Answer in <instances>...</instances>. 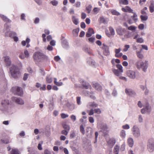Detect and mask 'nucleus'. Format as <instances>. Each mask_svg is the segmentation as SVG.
Listing matches in <instances>:
<instances>
[{
  "mask_svg": "<svg viewBox=\"0 0 154 154\" xmlns=\"http://www.w3.org/2000/svg\"><path fill=\"white\" fill-rule=\"evenodd\" d=\"M11 76L15 79H17L20 76V72L18 67L12 65L10 68Z\"/></svg>",
  "mask_w": 154,
  "mask_h": 154,
  "instance_id": "1",
  "label": "nucleus"
},
{
  "mask_svg": "<svg viewBox=\"0 0 154 154\" xmlns=\"http://www.w3.org/2000/svg\"><path fill=\"white\" fill-rule=\"evenodd\" d=\"M136 65L138 69L141 68L144 71H145L147 68V61H145L143 62L141 60H139L136 63Z\"/></svg>",
  "mask_w": 154,
  "mask_h": 154,
  "instance_id": "2",
  "label": "nucleus"
},
{
  "mask_svg": "<svg viewBox=\"0 0 154 154\" xmlns=\"http://www.w3.org/2000/svg\"><path fill=\"white\" fill-rule=\"evenodd\" d=\"M10 27L6 23L5 24V28L3 30L5 33V35L7 36L13 37L16 34L14 32L10 31Z\"/></svg>",
  "mask_w": 154,
  "mask_h": 154,
  "instance_id": "3",
  "label": "nucleus"
},
{
  "mask_svg": "<svg viewBox=\"0 0 154 154\" xmlns=\"http://www.w3.org/2000/svg\"><path fill=\"white\" fill-rule=\"evenodd\" d=\"M45 56L42 53L39 52H36L33 55V58L36 61H40L45 58Z\"/></svg>",
  "mask_w": 154,
  "mask_h": 154,
  "instance_id": "4",
  "label": "nucleus"
},
{
  "mask_svg": "<svg viewBox=\"0 0 154 154\" xmlns=\"http://www.w3.org/2000/svg\"><path fill=\"white\" fill-rule=\"evenodd\" d=\"M147 148L149 152H152L153 151L154 149V140L153 139H150L149 140Z\"/></svg>",
  "mask_w": 154,
  "mask_h": 154,
  "instance_id": "5",
  "label": "nucleus"
},
{
  "mask_svg": "<svg viewBox=\"0 0 154 154\" xmlns=\"http://www.w3.org/2000/svg\"><path fill=\"white\" fill-rule=\"evenodd\" d=\"M14 93L17 95L21 96L23 94V91L21 88L16 86L13 88Z\"/></svg>",
  "mask_w": 154,
  "mask_h": 154,
  "instance_id": "6",
  "label": "nucleus"
},
{
  "mask_svg": "<svg viewBox=\"0 0 154 154\" xmlns=\"http://www.w3.org/2000/svg\"><path fill=\"white\" fill-rule=\"evenodd\" d=\"M132 131L133 135L135 137H137L140 136V130L138 127L135 125L132 129Z\"/></svg>",
  "mask_w": 154,
  "mask_h": 154,
  "instance_id": "7",
  "label": "nucleus"
},
{
  "mask_svg": "<svg viewBox=\"0 0 154 154\" xmlns=\"http://www.w3.org/2000/svg\"><path fill=\"white\" fill-rule=\"evenodd\" d=\"M12 100L16 103L20 104L23 105L24 104L23 100L20 98H17L16 97H13L11 98Z\"/></svg>",
  "mask_w": 154,
  "mask_h": 154,
  "instance_id": "8",
  "label": "nucleus"
},
{
  "mask_svg": "<svg viewBox=\"0 0 154 154\" xmlns=\"http://www.w3.org/2000/svg\"><path fill=\"white\" fill-rule=\"evenodd\" d=\"M145 108L141 109V112L142 114L146 113H149L151 111V107L148 103L146 104L145 106Z\"/></svg>",
  "mask_w": 154,
  "mask_h": 154,
  "instance_id": "9",
  "label": "nucleus"
},
{
  "mask_svg": "<svg viewBox=\"0 0 154 154\" xmlns=\"http://www.w3.org/2000/svg\"><path fill=\"white\" fill-rule=\"evenodd\" d=\"M102 49L103 50V54L106 55L107 56L109 54L110 52L109 50V47L105 44H103Z\"/></svg>",
  "mask_w": 154,
  "mask_h": 154,
  "instance_id": "10",
  "label": "nucleus"
},
{
  "mask_svg": "<svg viewBox=\"0 0 154 154\" xmlns=\"http://www.w3.org/2000/svg\"><path fill=\"white\" fill-rule=\"evenodd\" d=\"M116 31L118 34L119 35H123L126 32L125 29L119 27L116 29Z\"/></svg>",
  "mask_w": 154,
  "mask_h": 154,
  "instance_id": "11",
  "label": "nucleus"
},
{
  "mask_svg": "<svg viewBox=\"0 0 154 154\" xmlns=\"http://www.w3.org/2000/svg\"><path fill=\"white\" fill-rule=\"evenodd\" d=\"M4 61L7 66H9L11 65V61L9 57L6 56L3 57Z\"/></svg>",
  "mask_w": 154,
  "mask_h": 154,
  "instance_id": "12",
  "label": "nucleus"
},
{
  "mask_svg": "<svg viewBox=\"0 0 154 154\" xmlns=\"http://www.w3.org/2000/svg\"><path fill=\"white\" fill-rule=\"evenodd\" d=\"M122 11L124 12H127L130 13H133V10L128 6H126L122 8Z\"/></svg>",
  "mask_w": 154,
  "mask_h": 154,
  "instance_id": "13",
  "label": "nucleus"
},
{
  "mask_svg": "<svg viewBox=\"0 0 154 154\" xmlns=\"http://www.w3.org/2000/svg\"><path fill=\"white\" fill-rule=\"evenodd\" d=\"M127 75L132 79H134L135 78V72L132 70H128L127 72Z\"/></svg>",
  "mask_w": 154,
  "mask_h": 154,
  "instance_id": "14",
  "label": "nucleus"
},
{
  "mask_svg": "<svg viewBox=\"0 0 154 154\" xmlns=\"http://www.w3.org/2000/svg\"><path fill=\"white\" fill-rule=\"evenodd\" d=\"M125 92L127 94L131 96H132L135 94V92L133 90L130 89H126Z\"/></svg>",
  "mask_w": 154,
  "mask_h": 154,
  "instance_id": "15",
  "label": "nucleus"
},
{
  "mask_svg": "<svg viewBox=\"0 0 154 154\" xmlns=\"http://www.w3.org/2000/svg\"><path fill=\"white\" fill-rule=\"evenodd\" d=\"M94 33V31L93 29L91 28H89L88 32L86 33V36L88 37H90Z\"/></svg>",
  "mask_w": 154,
  "mask_h": 154,
  "instance_id": "16",
  "label": "nucleus"
},
{
  "mask_svg": "<svg viewBox=\"0 0 154 154\" xmlns=\"http://www.w3.org/2000/svg\"><path fill=\"white\" fill-rule=\"evenodd\" d=\"M121 51L120 48H119L118 49H116L115 50V56L117 57H121L122 55V54L120 53Z\"/></svg>",
  "mask_w": 154,
  "mask_h": 154,
  "instance_id": "17",
  "label": "nucleus"
},
{
  "mask_svg": "<svg viewBox=\"0 0 154 154\" xmlns=\"http://www.w3.org/2000/svg\"><path fill=\"white\" fill-rule=\"evenodd\" d=\"M93 87L99 91H101L102 89L101 86L98 83H95V84H94L93 85Z\"/></svg>",
  "mask_w": 154,
  "mask_h": 154,
  "instance_id": "18",
  "label": "nucleus"
},
{
  "mask_svg": "<svg viewBox=\"0 0 154 154\" xmlns=\"http://www.w3.org/2000/svg\"><path fill=\"white\" fill-rule=\"evenodd\" d=\"M116 142L115 139L113 138L109 139V140L107 141L108 143L112 146L114 145Z\"/></svg>",
  "mask_w": 154,
  "mask_h": 154,
  "instance_id": "19",
  "label": "nucleus"
},
{
  "mask_svg": "<svg viewBox=\"0 0 154 154\" xmlns=\"http://www.w3.org/2000/svg\"><path fill=\"white\" fill-rule=\"evenodd\" d=\"M97 104L94 102H91L88 103L87 105V106L88 108H90L91 107L94 108L97 107Z\"/></svg>",
  "mask_w": 154,
  "mask_h": 154,
  "instance_id": "20",
  "label": "nucleus"
},
{
  "mask_svg": "<svg viewBox=\"0 0 154 154\" xmlns=\"http://www.w3.org/2000/svg\"><path fill=\"white\" fill-rule=\"evenodd\" d=\"M9 154H20V152L18 149L12 148Z\"/></svg>",
  "mask_w": 154,
  "mask_h": 154,
  "instance_id": "21",
  "label": "nucleus"
},
{
  "mask_svg": "<svg viewBox=\"0 0 154 154\" xmlns=\"http://www.w3.org/2000/svg\"><path fill=\"white\" fill-rule=\"evenodd\" d=\"M128 143L130 147H132L134 144V141L133 139L131 138H129L128 140Z\"/></svg>",
  "mask_w": 154,
  "mask_h": 154,
  "instance_id": "22",
  "label": "nucleus"
},
{
  "mask_svg": "<svg viewBox=\"0 0 154 154\" xmlns=\"http://www.w3.org/2000/svg\"><path fill=\"white\" fill-rule=\"evenodd\" d=\"M0 17L3 21L7 23H10L11 21L3 15H0Z\"/></svg>",
  "mask_w": 154,
  "mask_h": 154,
  "instance_id": "23",
  "label": "nucleus"
},
{
  "mask_svg": "<svg viewBox=\"0 0 154 154\" xmlns=\"http://www.w3.org/2000/svg\"><path fill=\"white\" fill-rule=\"evenodd\" d=\"M149 10L151 13L154 11V2L153 1L151 2V4L149 6Z\"/></svg>",
  "mask_w": 154,
  "mask_h": 154,
  "instance_id": "24",
  "label": "nucleus"
},
{
  "mask_svg": "<svg viewBox=\"0 0 154 154\" xmlns=\"http://www.w3.org/2000/svg\"><path fill=\"white\" fill-rule=\"evenodd\" d=\"M82 86H83L84 88L86 89H91V86L88 83H85L83 82V83L82 84Z\"/></svg>",
  "mask_w": 154,
  "mask_h": 154,
  "instance_id": "25",
  "label": "nucleus"
},
{
  "mask_svg": "<svg viewBox=\"0 0 154 154\" xmlns=\"http://www.w3.org/2000/svg\"><path fill=\"white\" fill-rule=\"evenodd\" d=\"M119 3L124 5H127L128 4V0H119Z\"/></svg>",
  "mask_w": 154,
  "mask_h": 154,
  "instance_id": "26",
  "label": "nucleus"
},
{
  "mask_svg": "<svg viewBox=\"0 0 154 154\" xmlns=\"http://www.w3.org/2000/svg\"><path fill=\"white\" fill-rule=\"evenodd\" d=\"M9 103V100H5L2 101L1 104L3 106H5L8 105Z\"/></svg>",
  "mask_w": 154,
  "mask_h": 154,
  "instance_id": "27",
  "label": "nucleus"
},
{
  "mask_svg": "<svg viewBox=\"0 0 154 154\" xmlns=\"http://www.w3.org/2000/svg\"><path fill=\"white\" fill-rule=\"evenodd\" d=\"M133 15L131 17L134 22H136L137 20V15L136 13L133 12Z\"/></svg>",
  "mask_w": 154,
  "mask_h": 154,
  "instance_id": "28",
  "label": "nucleus"
},
{
  "mask_svg": "<svg viewBox=\"0 0 154 154\" xmlns=\"http://www.w3.org/2000/svg\"><path fill=\"white\" fill-rule=\"evenodd\" d=\"M72 20L73 23L75 25H77L79 23L78 19L74 16L72 17Z\"/></svg>",
  "mask_w": 154,
  "mask_h": 154,
  "instance_id": "29",
  "label": "nucleus"
},
{
  "mask_svg": "<svg viewBox=\"0 0 154 154\" xmlns=\"http://www.w3.org/2000/svg\"><path fill=\"white\" fill-rule=\"evenodd\" d=\"M117 67L119 69V71H120V72H123V70L122 69V66L120 64H117L116 65Z\"/></svg>",
  "mask_w": 154,
  "mask_h": 154,
  "instance_id": "30",
  "label": "nucleus"
},
{
  "mask_svg": "<svg viewBox=\"0 0 154 154\" xmlns=\"http://www.w3.org/2000/svg\"><path fill=\"white\" fill-rule=\"evenodd\" d=\"M126 135L125 131L124 130H122L120 132V136L121 137L124 138Z\"/></svg>",
  "mask_w": 154,
  "mask_h": 154,
  "instance_id": "31",
  "label": "nucleus"
},
{
  "mask_svg": "<svg viewBox=\"0 0 154 154\" xmlns=\"http://www.w3.org/2000/svg\"><path fill=\"white\" fill-rule=\"evenodd\" d=\"M63 128L66 130L69 131L70 129L69 126L66 124V123H63Z\"/></svg>",
  "mask_w": 154,
  "mask_h": 154,
  "instance_id": "32",
  "label": "nucleus"
},
{
  "mask_svg": "<svg viewBox=\"0 0 154 154\" xmlns=\"http://www.w3.org/2000/svg\"><path fill=\"white\" fill-rule=\"evenodd\" d=\"M108 128L106 125H103L102 128V130H103V131L104 132L107 131H108Z\"/></svg>",
  "mask_w": 154,
  "mask_h": 154,
  "instance_id": "33",
  "label": "nucleus"
},
{
  "mask_svg": "<svg viewBox=\"0 0 154 154\" xmlns=\"http://www.w3.org/2000/svg\"><path fill=\"white\" fill-rule=\"evenodd\" d=\"M54 84L58 86H60L62 85L63 83L62 82H57V79L56 78H54Z\"/></svg>",
  "mask_w": 154,
  "mask_h": 154,
  "instance_id": "34",
  "label": "nucleus"
},
{
  "mask_svg": "<svg viewBox=\"0 0 154 154\" xmlns=\"http://www.w3.org/2000/svg\"><path fill=\"white\" fill-rule=\"evenodd\" d=\"M147 8L146 7H144L142 10L141 11V13L143 15H146V11H147Z\"/></svg>",
  "mask_w": 154,
  "mask_h": 154,
  "instance_id": "35",
  "label": "nucleus"
},
{
  "mask_svg": "<svg viewBox=\"0 0 154 154\" xmlns=\"http://www.w3.org/2000/svg\"><path fill=\"white\" fill-rule=\"evenodd\" d=\"M80 130L81 133L83 135L85 134V130L83 125H81L80 127Z\"/></svg>",
  "mask_w": 154,
  "mask_h": 154,
  "instance_id": "36",
  "label": "nucleus"
},
{
  "mask_svg": "<svg viewBox=\"0 0 154 154\" xmlns=\"http://www.w3.org/2000/svg\"><path fill=\"white\" fill-rule=\"evenodd\" d=\"M109 29L111 35H115V32L114 29L111 27H109Z\"/></svg>",
  "mask_w": 154,
  "mask_h": 154,
  "instance_id": "37",
  "label": "nucleus"
},
{
  "mask_svg": "<svg viewBox=\"0 0 154 154\" xmlns=\"http://www.w3.org/2000/svg\"><path fill=\"white\" fill-rule=\"evenodd\" d=\"M94 110L93 109H91L90 110H87V112L89 116L93 115L94 114Z\"/></svg>",
  "mask_w": 154,
  "mask_h": 154,
  "instance_id": "38",
  "label": "nucleus"
},
{
  "mask_svg": "<svg viewBox=\"0 0 154 154\" xmlns=\"http://www.w3.org/2000/svg\"><path fill=\"white\" fill-rule=\"evenodd\" d=\"M79 32V29H74L73 30V33L74 35L77 36L78 35Z\"/></svg>",
  "mask_w": 154,
  "mask_h": 154,
  "instance_id": "39",
  "label": "nucleus"
},
{
  "mask_svg": "<svg viewBox=\"0 0 154 154\" xmlns=\"http://www.w3.org/2000/svg\"><path fill=\"white\" fill-rule=\"evenodd\" d=\"M140 18L142 21H146L148 19V16L146 15H141Z\"/></svg>",
  "mask_w": 154,
  "mask_h": 154,
  "instance_id": "40",
  "label": "nucleus"
},
{
  "mask_svg": "<svg viewBox=\"0 0 154 154\" xmlns=\"http://www.w3.org/2000/svg\"><path fill=\"white\" fill-rule=\"evenodd\" d=\"M92 8V6L89 5L88 6L86 7V10L87 11V12L88 13H89L91 12V9Z\"/></svg>",
  "mask_w": 154,
  "mask_h": 154,
  "instance_id": "41",
  "label": "nucleus"
},
{
  "mask_svg": "<svg viewBox=\"0 0 154 154\" xmlns=\"http://www.w3.org/2000/svg\"><path fill=\"white\" fill-rule=\"evenodd\" d=\"M111 13L113 15H114L118 16L120 15V14L119 13L115 10L112 11Z\"/></svg>",
  "mask_w": 154,
  "mask_h": 154,
  "instance_id": "42",
  "label": "nucleus"
},
{
  "mask_svg": "<svg viewBox=\"0 0 154 154\" xmlns=\"http://www.w3.org/2000/svg\"><path fill=\"white\" fill-rule=\"evenodd\" d=\"M113 72L117 76H119L120 74L122 73L120 72V71L116 69L113 70Z\"/></svg>",
  "mask_w": 154,
  "mask_h": 154,
  "instance_id": "43",
  "label": "nucleus"
},
{
  "mask_svg": "<svg viewBox=\"0 0 154 154\" xmlns=\"http://www.w3.org/2000/svg\"><path fill=\"white\" fill-rule=\"evenodd\" d=\"M136 28V27L133 26H131L128 27V29L131 31H134L135 30Z\"/></svg>",
  "mask_w": 154,
  "mask_h": 154,
  "instance_id": "44",
  "label": "nucleus"
},
{
  "mask_svg": "<svg viewBox=\"0 0 154 154\" xmlns=\"http://www.w3.org/2000/svg\"><path fill=\"white\" fill-rule=\"evenodd\" d=\"M137 57L140 58L142 59L143 58V55L139 52H137Z\"/></svg>",
  "mask_w": 154,
  "mask_h": 154,
  "instance_id": "45",
  "label": "nucleus"
},
{
  "mask_svg": "<svg viewBox=\"0 0 154 154\" xmlns=\"http://www.w3.org/2000/svg\"><path fill=\"white\" fill-rule=\"evenodd\" d=\"M114 62H115L117 63H120V60L119 59H113L111 61V62L112 64H114Z\"/></svg>",
  "mask_w": 154,
  "mask_h": 154,
  "instance_id": "46",
  "label": "nucleus"
},
{
  "mask_svg": "<svg viewBox=\"0 0 154 154\" xmlns=\"http://www.w3.org/2000/svg\"><path fill=\"white\" fill-rule=\"evenodd\" d=\"M94 111L95 113H97V114H100L101 113V111L100 109H94Z\"/></svg>",
  "mask_w": 154,
  "mask_h": 154,
  "instance_id": "47",
  "label": "nucleus"
},
{
  "mask_svg": "<svg viewBox=\"0 0 154 154\" xmlns=\"http://www.w3.org/2000/svg\"><path fill=\"white\" fill-rule=\"evenodd\" d=\"M143 40L142 38H139L137 39V42L138 43H142L143 42Z\"/></svg>",
  "mask_w": 154,
  "mask_h": 154,
  "instance_id": "48",
  "label": "nucleus"
},
{
  "mask_svg": "<svg viewBox=\"0 0 154 154\" xmlns=\"http://www.w3.org/2000/svg\"><path fill=\"white\" fill-rule=\"evenodd\" d=\"M130 46L129 45H126L124 46V48L123 49V51L126 52L127 51L128 49L129 48Z\"/></svg>",
  "mask_w": 154,
  "mask_h": 154,
  "instance_id": "49",
  "label": "nucleus"
},
{
  "mask_svg": "<svg viewBox=\"0 0 154 154\" xmlns=\"http://www.w3.org/2000/svg\"><path fill=\"white\" fill-rule=\"evenodd\" d=\"M94 93L92 92H89L87 94L88 95L90 96V97L91 98H92L93 99H94L95 98V97L92 95H91V94H93Z\"/></svg>",
  "mask_w": 154,
  "mask_h": 154,
  "instance_id": "50",
  "label": "nucleus"
},
{
  "mask_svg": "<svg viewBox=\"0 0 154 154\" xmlns=\"http://www.w3.org/2000/svg\"><path fill=\"white\" fill-rule=\"evenodd\" d=\"M100 9L97 8H94L93 10V11L94 12L95 14H97L100 11Z\"/></svg>",
  "mask_w": 154,
  "mask_h": 154,
  "instance_id": "51",
  "label": "nucleus"
},
{
  "mask_svg": "<svg viewBox=\"0 0 154 154\" xmlns=\"http://www.w3.org/2000/svg\"><path fill=\"white\" fill-rule=\"evenodd\" d=\"M119 147L117 146H116L114 149V153H118Z\"/></svg>",
  "mask_w": 154,
  "mask_h": 154,
  "instance_id": "52",
  "label": "nucleus"
},
{
  "mask_svg": "<svg viewBox=\"0 0 154 154\" xmlns=\"http://www.w3.org/2000/svg\"><path fill=\"white\" fill-rule=\"evenodd\" d=\"M61 117L62 119H65L68 117L69 116L67 114L64 113H62L61 114Z\"/></svg>",
  "mask_w": 154,
  "mask_h": 154,
  "instance_id": "53",
  "label": "nucleus"
},
{
  "mask_svg": "<svg viewBox=\"0 0 154 154\" xmlns=\"http://www.w3.org/2000/svg\"><path fill=\"white\" fill-rule=\"evenodd\" d=\"M77 103L78 105L80 104L81 103V98L80 97H77L76 98Z\"/></svg>",
  "mask_w": 154,
  "mask_h": 154,
  "instance_id": "54",
  "label": "nucleus"
},
{
  "mask_svg": "<svg viewBox=\"0 0 154 154\" xmlns=\"http://www.w3.org/2000/svg\"><path fill=\"white\" fill-rule=\"evenodd\" d=\"M24 54L25 55V57H28L29 56V54L28 53V51L27 50H25L24 51Z\"/></svg>",
  "mask_w": 154,
  "mask_h": 154,
  "instance_id": "55",
  "label": "nucleus"
},
{
  "mask_svg": "<svg viewBox=\"0 0 154 154\" xmlns=\"http://www.w3.org/2000/svg\"><path fill=\"white\" fill-rule=\"evenodd\" d=\"M84 50L85 52H88L90 54H91V52L89 51V49L88 47H85L84 48Z\"/></svg>",
  "mask_w": 154,
  "mask_h": 154,
  "instance_id": "56",
  "label": "nucleus"
},
{
  "mask_svg": "<svg viewBox=\"0 0 154 154\" xmlns=\"http://www.w3.org/2000/svg\"><path fill=\"white\" fill-rule=\"evenodd\" d=\"M52 78L47 77L46 81L48 83H50L52 82Z\"/></svg>",
  "mask_w": 154,
  "mask_h": 154,
  "instance_id": "57",
  "label": "nucleus"
},
{
  "mask_svg": "<svg viewBox=\"0 0 154 154\" xmlns=\"http://www.w3.org/2000/svg\"><path fill=\"white\" fill-rule=\"evenodd\" d=\"M95 40V38L94 37H91L88 39V40L90 42L93 43L94 42Z\"/></svg>",
  "mask_w": 154,
  "mask_h": 154,
  "instance_id": "58",
  "label": "nucleus"
},
{
  "mask_svg": "<svg viewBox=\"0 0 154 154\" xmlns=\"http://www.w3.org/2000/svg\"><path fill=\"white\" fill-rule=\"evenodd\" d=\"M61 134L65 135H67L68 134V132L66 130H63L62 131Z\"/></svg>",
  "mask_w": 154,
  "mask_h": 154,
  "instance_id": "59",
  "label": "nucleus"
},
{
  "mask_svg": "<svg viewBox=\"0 0 154 154\" xmlns=\"http://www.w3.org/2000/svg\"><path fill=\"white\" fill-rule=\"evenodd\" d=\"M30 41V39L28 38H27L26 39V42H27V44L26 45V47L28 48L30 46V45L29 44V42Z\"/></svg>",
  "mask_w": 154,
  "mask_h": 154,
  "instance_id": "60",
  "label": "nucleus"
},
{
  "mask_svg": "<svg viewBox=\"0 0 154 154\" xmlns=\"http://www.w3.org/2000/svg\"><path fill=\"white\" fill-rule=\"evenodd\" d=\"M81 5V3L79 2H77L75 4V6L77 8H79L80 7Z\"/></svg>",
  "mask_w": 154,
  "mask_h": 154,
  "instance_id": "61",
  "label": "nucleus"
},
{
  "mask_svg": "<svg viewBox=\"0 0 154 154\" xmlns=\"http://www.w3.org/2000/svg\"><path fill=\"white\" fill-rule=\"evenodd\" d=\"M122 128L124 129H128L130 128L129 126L128 125L126 124L122 126Z\"/></svg>",
  "mask_w": 154,
  "mask_h": 154,
  "instance_id": "62",
  "label": "nucleus"
},
{
  "mask_svg": "<svg viewBox=\"0 0 154 154\" xmlns=\"http://www.w3.org/2000/svg\"><path fill=\"white\" fill-rule=\"evenodd\" d=\"M70 118L73 121V122H74L76 120V118L75 116L72 115L71 116Z\"/></svg>",
  "mask_w": 154,
  "mask_h": 154,
  "instance_id": "63",
  "label": "nucleus"
},
{
  "mask_svg": "<svg viewBox=\"0 0 154 154\" xmlns=\"http://www.w3.org/2000/svg\"><path fill=\"white\" fill-rule=\"evenodd\" d=\"M138 28L142 30L144 28V25L143 24H141L139 25L138 26Z\"/></svg>",
  "mask_w": 154,
  "mask_h": 154,
  "instance_id": "64",
  "label": "nucleus"
}]
</instances>
